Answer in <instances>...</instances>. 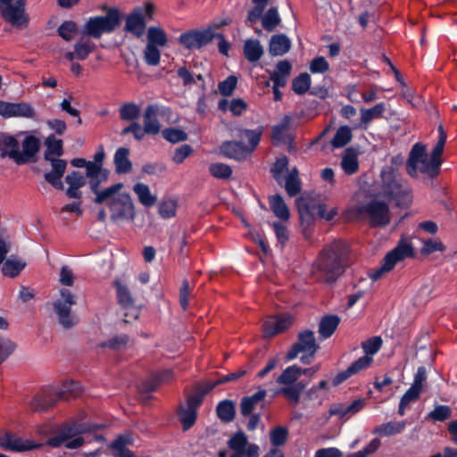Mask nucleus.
I'll return each mask as SVG.
<instances>
[{"mask_svg":"<svg viewBox=\"0 0 457 457\" xmlns=\"http://www.w3.org/2000/svg\"><path fill=\"white\" fill-rule=\"evenodd\" d=\"M133 439L129 435H119L109 445L113 451V457H137L127 446L132 445Z\"/></svg>","mask_w":457,"mask_h":457,"instance_id":"7c9ffc66","label":"nucleus"},{"mask_svg":"<svg viewBox=\"0 0 457 457\" xmlns=\"http://www.w3.org/2000/svg\"><path fill=\"white\" fill-rule=\"evenodd\" d=\"M0 115L4 118L21 117L32 119L35 116L34 108L28 103H9L0 100Z\"/></svg>","mask_w":457,"mask_h":457,"instance_id":"f3484780","label":"nucleus"},{"mask_svg":"<svg viewBox=\"0 0 457 457\" xmlns=\"http://www.w3.org/2000/svg\"><path fill=\"white\" fill-rule=\"evenodd\" d=\"M133 191L138 197V201L145 207H151L155 204L157 197L152 195L150 187L144 183H136Z\"/></svg>","mask_w":457,"mask_h":457,"instance_id":"a19ab883","label":"nucleus"},{"mask_svg":"<svg viewBox=\"0 0 457 457\" xmlns=\"http://www.w3.org/2000/svg\"><path fill=\"white\" fill-rule=\"evenodd\" d=\"M78 31V25L73 21H63L57 29L58 35L65 41H71Z\"/></svg>","mask_w":457,"mask_h":457,"instance_id":"4d7b16f0","label":"nucleus"},{"mask_svg":"<svg viewBox=\"0 0 457 457\" xmlns=\"http://www.w3.org/2000/svg\"><path fill=\"white\" fill-rule=\"evenodd\" d=\"M357 213L363 219H367L371 228H385L390 223V209L388 204L378 199L360 205Z\"/></svg>","mask_w":457,"mask_h":457,"instance_id":"39448f33","label":"nucleus"},{"mask_svg":"<svg viewBox=\"0 0 457 457\" xmlns=\"http://www.w3.org/2000/svg\"><path fill=\"white\" fill-rule=\"evenodd\" d=\"M353 137L352 130L347 125L337 129L334 137L331 140L333 148L338 149L345 146Z\"/></svg>","mask_w":457,"mask_h":457,"instance_id":"49530a36","label":"nucleus"},{"mask_svg":"<svg viewBox=\"0 0 457 457\" xmlns=\"http://www.w3.org/2000/svg\"><path fill=\"white\" fill-rule=\"evenodd\" d=\"M216 412L221 421L231 422L236 417L235 403L228 399L220 401L216 407Z\"/></svg>","mask_w":457,"mask_h":457,"instance_id":"ea45409f","label":"nucleus"},{"mask_svg":"<svg viewBox=\"0 0 457 457\" xmlns=\"http://www.w3.org/2000/svg\"><path fill=\"white\" fill-rule=\"evenodd\" d=\"M269 204L270 210L274 215L281 220H288L290 212L287 205L286 204L283 197L278 195H273L269 197Z\"/></svg>","mask_w":457,"mask_h":457,"instance_id":"f704fd0d","label":"nucleus"},{"mask_svg":"<svg viewBox=\"0 0 457 457\" xmlns=\"http://www.w3.org/2000/svg\"><path fill=\"white\" fill-rule=\"evenodd\" d=\"M276 394L282 395L290 401L293 404H297L301 399V394L299 391L294 386L293 384L286 385V386L281 387L277 390Z\"/></svg>","mask_w":457,"mask_h":457,"instance_id":"338daca9","label":"nucleus"},{"mask_svg":"<svg viewBox=\"0 0 457 457\" xmlns=\"http://www.w3.org/2000/svg\"><path fill=\"white\" fill-rule=\"evenodd\" d=\"M339 324L340 318L337 314L325 315L319 323L318 332L323 339L329 338Z\"/></svg>","mask_w":457,"mask_h":457,"instance_id":"72a5a7b5","label":"nucleus"},{"mask_svg":"<svg viewBox=\"0 0 457 457\" xmlns=\"http://www.w3.org/2000/svg\"><path fill=\"white\" fill-rule=\"evenodd\" d=\"M119 112L122 120L134 121L140 116V107L133 102L125 103L120 107Z\"/></svg>","mask_w":457,"mask_h":457,"instance_id":"3c124183","label":"nucleus"},{"mask_svg":"<svg viewBox=\"0 0 457 457\" xmlns=\"http://www.w3.org/2000/svg\"><path fill=\"white\" fill-rule=\"evenodd\" d=\"M446 139V133L443 126L440 125L438 127V140L430 154L429 160H428V163L425 166L420 167V171L427 174L430 179L436 178L441 171V165L443 163L442 154Z\"/></svg>","mask_w":457,"mask_h":457,"instance_id":"9d476101","label":"nucleus"},{"mask_svg":"<svg viewBox=\"0 0 457 457\" xmlns=\"http://www.w3.org/2000/svg\"><path fill=\"white\" fill-rule=\"evenodd\" d=\"M101 184L102 181H100V179L97 177V175L88 178L89 188L91 192L96 195L93 202L96 204H104L109 198L116 195L123 187V184L120 182L112 185L103 190H100Z\"/></svg>","mask_w":457,"mask_h":457,"instance_id":"a211bd4d","label":"nucleus"},{"mask_svg":"<svg viewBox=\"0 0 457 457\" xmlns=\"http://www.w3.org/2000/svg\"><path fill=\"white\" fill-rule=\"evenodd\" d=\"M57 399L45 393L37 394L30 401L29 406L33 411H45L54 407Z\"/></svg>","mask_w":457,"mask_h":457,"instance_id":"e433bc0d","label":"nucleus"},{"mask_svg":"<svg viewBox=\"0 0 457 457\" xmlns=\"http://www.w3.org/2000/svg\"><path fill=\"white\" fill-rule=\"evenodd\" d=\"M129 154L130 150L128 147L121 146L115 151L113 164L117 174H129L132 171L133 165Z\"/></svg>","mask_w":457,"mask_h":457,"instance_id":"cd10ccee","label":"nucleus"},{"mask_svg":"<svg viewBox=\"0 0 457 457\" xmlns=\"http://www.w3.org/2000/svg\"><path fill=\"white\" fill-rule=\"evenodd\" d=\"M161 59V52L157 46L146 44L144 50V60L149 66H156L159 64Z\"/></svg>","mask_w":457,"mask_h":457,"instance_id":"e2e57ef3","label":"nucleus"},{"mask_svg":"<svg viewBox=\"0 0 457 457\" xmlns=\"http://www.w3.org/2000/svg\"><path fill=\"white\" fill-rule=\"evenodd\" d=\"M300 378V367L291 365L287 367L282 373L277 378L276 382L281 385H291Z\"/></svg>","mask_w":457,"mask_h":457,"instance_id":"de8ad7c7","label":"nucleus"},{"mask_svg":"<svg viewBox=\"0 0 457 457\" xmlns=\"http://www.w3.org/2000/svg\"><path fill=\"white\" fill-rule=\"evenodd\" d=\"M243 52L248 62H255L262 56L263 47L258 39H247L244 44Z\"/></svg>","mask_w":457,"mask_h":457,"instance_id":"58836bf2","label":"nucleus"},{"mask_svg":"<svg viewBox=\"0 0 457 457\" xmlns=\"http://www.w3.org/2000/svg\"><path fill=\"white\" fill-rule=\"evenodd\" d=\"M387 262L393 263L395 266L397 262L405 260L406 258H414L415 251L413 245L407 239L402 237L397 242L395 248L389 251L386 255Z\"/></svg>","mask_w":457,"mask_h":457,"instance_id":"5701e85b","label":"nucleus"},{"mask_svg":"<svg viewBox=\"0 0 457 457\" xmlns=\"http://www.w3.org/2000/svg\"><path fill=\"white\" fill-rule=\"evenodd\" d=\"M154 5L146 2L144 6H137L127 15L124 30L136 37H141L145 30V18L152 19Z\"/></svg>","mask_w":457,"mask_h":457,"instance_id":"6e6552de","label":"nucleus"},{"mask_svg":"<svg viewBox=\"0 0 457 457\" xmlns=\"http://www.w3.org/2000/svg\"><path fill=\"white\" fill-rule=\"evenodd\" d=\"M15 347V344L9 338L0 336V365L13 353Z\"/></svg>","mask_w":457,"mask_h":457,"instance_id":"69168bd1","label":"nucleus"},{"mask_svg":"<svg viewBox=\"0 0 457 457\" xmlns=\"http://www.w3.org/2000/svg\"><path fill=\"white\" fill-rule=\"evenodd\" d=\"M452 412L448 405H436L434 410L428 413L426 420L443 422L452 417Z\"/></svg>","mask_w":457,"mask_h":457,"instance_id":"864d4df0","label":"nucleus"},{"mask_svg":"<svg viewBox=\"0 0 457 457\" xmlns=\"http://www.w3.org/2000/svg\"><path fill=\"white\" fill-rule=\"evenodd\" d=\"M237 77L229 75L226 79L219 82L218 88L223 96H229L233 94L237 85Z\"/></svg>","mask_w":457,"mask_h":457,"instance_id":"680f3d73","label":"nucleus"},{"mask_svg":"<svg viewBox=\"0 0 457 457\" xmlns=\"http://www.w3.org/2000/svg\"><path fill=\"white\" fill-rule=\"evenodd\" d=\"M373 361V358L370 356H361L355 361H353L345 370L338 372L332 380V385L337 386L350 377L359 373L360 371L366 370L370 366Z\"/></svg>","mask_w":457,"mask_h":457,"instance_id":"4be33fe9","label":"nucleus"},{"mask_svg":"<svg viewBox=\"0 0 457 457\" xmlns=\"http://www.w3.org/2000/svg\"><path fill=\"white\" fill-rule=\"evenodd\" d=\"M253 7L248 11L246 21L250 23H255L262 19L263 29L269 32L273 31L281 22L277 7H270L263 15L270 0H252Z\"/></svg>","mask_w":457,"mask_h":457,"instance_id":"423d86ee","label":"nucleus"},{"mask_svg":"<svg viewBox=\"0 0 457 457\" xmlns=\"http://www.w3.org/2000/svg\"><path fill=\"white\" fill-rule=\"evenodd\" d=\"M82 34L94 38H100L103 32L97 16L90 17L84 25Z\"/></svg>","mask_w":457,"mask_h":457,"instance_id":"13d9d810","label":"nucleus"},{"mask_svg":"<svg viewBox=\"0 0 457 457\" xmlns=\"http://www.w3.org/2000/svg\"><path fill=\"white\" fill-rule=\"evenodd\" d=\"M350 246L342 239L324 245L312 267L314 278L322 283H335L349 265Z\"/></svg>","mask_w":457,"mask_h":457,"instance_id":"f257e3e1","label":"nucleus"},{"mask_svg":"<svg viewBox=\"0 0 457 457\" xmlns=\"http://www.w3.org/2000/svg\"><path fill=\"white\" fill-rule=\"evenodd\" d=\"M341 166L344 171L348 175H353L357 172L359 169L358 158L352 149L348 148L345 150V154L341 161Z\"/></svg>","mask_w":457,"mask_h":457,"instance_id":"09e8293b","label":"nucleus"},{"mask_svg":"<svg viewBox=\"0 0 457 457\" xmlns=\"http://www.w3.org/2000/svg\"><path fill=\"white\" fill-rule=\"evenodd\" d=\"M103 34H110L120 24L121 16L118 8H109L106 15L97 16Z\"/></svg>","mask_w":457,"mask_h":457,"instance_id":"c756f323","label":"nucleus"},{"mask_svg":"<svg viewBox=\"0 0 457 457\" xmlns=\"http://www.w3.org/2000/svg\"><path fill=\"white\" fill-rule=\"evenodd\" d=\"M177 413L184 431L188 430L195 425L197 419V411L195 410L179 405Z\"/></svg>","mask_w":457,"mask_h":457,"instance_id":"c03bdc74","label":"nucleus"},{"mask_svg":"<svg viewBox=\"0 0 457 457\" xmlns=\"http://www.w3.org/2000/svg\"><path fill=\"white\" fill-rule=\"evenodd\" d=\"M95 47H96L95 44L91 43L89 41H86V42L79 41V42H77L74 45V50H75L76 54H77V59L80 60V61L86 60L88 57V55L92 52H94Z\"/></svg>","mask_w":457,"mask_h":457,"instance_id":"0e129e2a","label":"nucleus"},{"mask_svg":"<svg viewBox=\"0 0 457 457\" xmlns=\"http://www.w3.org/2000/svg\"><path fill=\"white\" fill-rule=\"evenodd\" d=\"M419 163L421 166L428 163L426 146L420 142L412 145L406 162V171L411 177H418L417 166Z\"/></svg>","mask_w":457,"mask_h":457,"instance_id":"6ab92c4d","label":"nucleus"},{"mask_svg":"<svg viewBox=\"0 0 457 457\" xmlns=\"http://www.w3.org/2000/svg\"><path fill=\"white\" fill-rule=\"evenodd\" d=\"M382 344V338L378 336L370 337L369 339L363 341L361 343V348L365 353L364 356H370L372 358V355L380 350Z\"/></svg>","mask_w":457,"mask_h":457,"instance_id":"bf43d9fd","label":"nucleus"},{"mask_svg":"<svg viewBox=\"0 0 457 457\" xmlns=\"http://www.w3.org/2000/svg\"><path fill=\"white\" fill-rule=\"evenodd\" d=\"M312 79L307 72L301 73L292 81V90L299 96L304 95L311 87Z\"/></svg>","mask_w":457,"mask_h":457,"instance_id":"8fccbe9b","label":"nucleus"},{"mask_svg":"<svg viewBox=\"0 0 457 457\" xmlns=\"http://www.w3.org/2000/svg\"><path fill=\"white\" fill-rule=\"evenodd\" d=\"M19 146L20 142L15 136L0 131V157L2 159L8 157L16 163L13 153H17Z\"/></svg>","mask_w":457,"mask_h":457,"instance_id":"bb28decb","label":"nucleus"},{"mask_svg":"<svg viewBox=\"0 0 457 457\" xmlns=\"http://www.w3.org/2000/svg\"><path fill=\"white\" fill-rule=\"evenodd\" d=\"M263 126H258L254 129H237V137L241 139H246L248 142V150L250 153H253L258 145L260 144L262 133H263Z\"/></svg>","mask_w":457,"mask_h":457,"instance_id":"473e14b6","label":"nucleus"},{"mask_svg":"<svg viewBox=\"0 0 457 457\" xmlns=\"http://www.w3.org/2000/svg\"><path fill=\"white\" fill-rule=\"evenodd\" d=\"M104 203L107 204L112 221L133 220L136 215L135 206L129 194H116Z\"/></svg>","mask_w":457,"mask_h":457,"instance_id":"1a4fd4ad","label":"nucleus"},{"mask_svg":"<svg viewBox=\"0 0 457 457\" xmlns=\"http://www.w3.org/2000/svg\"><path fill=\"white\" fill-rule=\"evenodd\" d=\"M129 342V337L127 334H118L111 338L101 342L99 347L108 348L112 351H120L125 349Z\"/></svg>","mask_w":457,"mask_h":457,"instance_id":"a18cd8bd","label":"nucleus"},{"mask_svg":"<svg viewBox=\"0 0 457 457\" xmlns=\"http://www.w3.org/2000/svg\"><path fill=\"white\" fill-rule=\"evenodd\" d=\"M22 150L13 153L16 157V164L23 165L27 163H35L37 162V154L41 148L40 139L34 135H26L21 141Z\"/></svg>","mask_w":457,"mask_h":457,"instance_id":"2eb2a0df","label":"nucleus"},{"mask_svg":"<svg viewBox=\"0 0 457 457\" xmlns=\"http://www.w3.org/2000/svg\"><path fill=\"white\" fill-rule=\"evenodd\" d=\"M168 43L166 32L160 27L151 26L147 29V45L162 47Z\"/></svg>","mask_w":457,"mask_h":457,"instance_id":"79ce46f5","label":"nucleus"},{"mask_svg":"<svg viewBox=\"0 0 457 457\" xmlns=\"http://www.w3.org/2000/svg\"><path fill=\"white\" fill-rule=\"evenodd\" d=\"M45 145L46 149L44 153V159L51 163L52 170L46 172L44 178L46 181L55 189L63 190L64 186L62 178L66 170L67 161L55 158V156H62L64 153L63 141L56 138L54 134H51L45 139Z\"/></svg>","mask_w":457,"mask_h":457,"instance_id":"20e7f679","label":"nucleus"},{"mask_svg":"<svg viewBox=\"0 0 457 457\" xmlns=\"http://www.w3.org/2000/svg\"><path fill=\"white\" fill-rule=\"evenodd\" d=\"M316 211L317 215L320 219H324L328 221H330L334 219V217L337 214L336 209H331L329 212H327L326 204H306L304 206L299 207V213L302 220H306L310 222L313 220L314 212Z\"/></svg>","mask_w":457,"mask_h":457,"instance_id":"393cba45","label":"nucleus"},{"mask_svg":"<svg viewBox=\"0 0 457 457\" xmlns=\"http://www.w3.org/2000/svg\"><path fill=\"white\" fill-rule=\"evenodd\" d=\"M103 428V425L94 422H64L60 426L58 434L47 440V445L58 448L65 444L68 449H78L85 443L81 435L93 433Z\"/></svg>","mask_w":457,"mask_h":457,"instance_id":"7ed1b4c3","label":"nucleus"},{"mask_svg":"<svg viewBox=\"0 0 457 457\" xmlns=\"http://www.w3.org/2000/svg\"><path fill=\"white\" fill-rule=\"evenodd\" d=\"M162 135L165 140L170 143L175 144L187 140V134L178 128H166L162 131Z\"/></svg>","mask_w":457,"mask_h":457,"instance_id":"6e6d98bb","label":"nucleus"},{"mask_svg":"<svg viewBox=\"0 0 457 457\" xmlns=\"http://www.w3.org/2000/svg\"><path fill=\"white\" fill-rule=\"evenodd\" d=\"M25 0H0V12L2 17L13 26L21 27L27 24L25 15Z\"/></svg>","mask_w":457,"mask_h":457,"instance_id":"f8f14e48","label":"nucleus"},{"mask_svg":"<svg viewBox=\"0 0 457 457\" xmlns=\"http://www.w3.org/2000/svg\"><path fill=\"white\" fill-rule=\"evenodd\" d=\"M77 299L74 294L67 288L60 290V297L53 303L54 313L58 322L64 328H71L77 323V318L71 313V307L75 305Z\"/></svg>","mask_w":457,"mask_h":457,"instance_id":"0eeeda50","label":"nucleus"},{"mask_svg":"<svg viewBox=\"0 0 457 457\" xmlns=\"http://www.w3.org/2000/svg\"><path fill=\"white\" fill-rule=\"evenodd\" d=\"M267 395L265 389H259L257 392L249 396H244L240 402V412L244 417H249L255 406L262 402Z\"/></svg>","mask_w":457,"mask_h":457,"instance_id":"2f4dec72","label":"nucleus"},{"mask_svg":"<svg viewBox=\"0 0 457 457\" xmlns=\"http://www.w3.org/2000/svg\"><path fill=\"white\" fill-rule=\"evenodd\" d=\"M293 317L290 314L279 315L272 320H267L262 325V331L265 337H271L284 332L292 325Z\"/></svg>","mask_w":457,"mask_h":457,"instance_id":"b1692460","label":"nucleus"},{"mask_svg":"<svg viewBox=\"0 0 457 457\" xmlns=\"http://www.w3.org/2000/svg\"><path fill=\"white\" fill-rule=\"evenodd\" d=\"M209 172L215 179H228L232 175V169L226 163L214 162L210 164Z\"/></svg>","mask_w":457,"mask_h":457,"instance_id":"5fc2aeb1","label":"nucleus"},{"mask_svg":"<svg viewBox=\"0 0 457 457\" xmlns=\"http://www.w3.org/2000/svg\"><path fill=\"white\" fill-rule=\"evenodd\" d=\"M177 201L172 199L162 200L159 204L158 212L162 218L170 219L176 215Z\"/></svg>","mask_w":457,"mask_h":457,"instance_id":"052dcab7","label":"nucleus"},{"mask_svg":"<svg viewBox=\"0 0 457 457\" xmlns=\"http://www.w3.org/2000/svg\"><path fill=\"white\" fill-rule=\"evenodd\" d=\"M292 43L283 33L272 35L269 44V53L271 56H282L289 52Z\"/></svg>","mask_w":457,"mask_h":457,"instance_id":"c85d7f7f","label":"nucleus"},{"mask_svg":"<svg viewBox=\"0 0 457 457\" xmlns=\"http://www.w3.org/2000/svg\"><path fill=\"white\" fill-rule=\"evenodd\" d=\"M161 109L158 104H148L143 114V123L148 135H157L161 131V123L158 116Z\"/></svg>","mask_w":457,"mask_h":457,"instance_id":"a878e982","label":"nucleus"},{"mask_svg":"<svg viewBox=\"0 0 457 457\" xmlns=\"http://www.w3.org/2000/svg\"><path fill=\"white\" fill-rule=\"evenodd\" d=\"M38 445L33 441L23 440L21 437L15 436L10 431L0 436V448L4 451L21 453L33 450Z\"/></svg>","mask_w":457,"mask_h":457,"instance_id":"dca6fc26","label":"nucleus"},{"mask_svg":"<svg viewBox=\"0 0 457 457\" xmlns=\"http://www.w3.org/2000/svg\"><path fill=\"white\" fill-rule=\"evenodd\" d=\"M381 183L377 197L386 199L388 203H395L401 207L411 193V187L404 181L397 168L385 166L380 172Z\"/></svg>","mask_w":457,"mask_h":457,"instance_id":"f03ea898","label":"nucleus"},{"mask_svg":"<svg viewBox=\"0 0 457 457\" xmlns=\"http://www.w3.org/2000/svg\"><path fill=\"white\" fill-rule=\"evenodd\" d=\"M288 438V429L286 427L278 426L270 429V444L278 448L286 444Z\"/></svg>","mask_w":457,"mask_h":457,"instance_id":"603ef678","label":"nucleus"},{"mask_svg":"<svg viewBox=\"0 0 457 457\" xmlns=\"http://www.w3.org/2000/svg\"><path fill=\"white\" fill-rule=\"evenodd\" d=\"M220 152L222 156L237 162L245 161L251 154L247 145L236 140L224 141L220 146Z\"/></svg>","mask_w":457,"mask_h":457,"instance_id":"412c9836","label":"nucleus"},{"mask_svg":"<svg viewBox=\"0 0 457 457\" xmlns=\"http://www.w3.org/2000/svg\"><path fill=\"white\" fill-rule=\"evenodd\" d=\"M405 421H389L383 423L374 429V433L380 436H389L400 434L405 428Z\"/></svg>","mask_w":457,"mask_h":457,"instance_id":"37998d69","label":"nucleus"},{"mask_svg":"<svg viewBox=\"0 0 457 457\" xmlns=\"http://www.w3.org/2000/svg\"><path fill=\"white\" fill-rule=\"evenodd\" d=\"M228 446L234 453L229 457H259L260 448L256 444H249L246 435L238 430L228 441Z\"/></svg>","mask_w":457,"mask_h":457,"instance_id":"ddd939ff","label":"nucleus"},{"mask_svg":"<svg viewBox=\"0 0 457 457\" xmlns=\"http://www.w3.org/2000/svg\"><path fill=\"white\" fill-rule=\"evenodd\" d=\"M214 39L213 28L190 29L179 35L178 41L187 50H199Z\"/></svg>","mask_w":457,"mask_h":457,"instance_id":"9b49d317","label":"nucleus"},{"mask_svg":"<svg viewBox=\"0 0 457 457\" xmlns=\"http://www.w3.org/2000/svg\"><path fill=\"white\" fill-rule=\"evenodd\" d=\"M320 349V345L316 343L314 332L310 329L302 331L297 336V341L293 344L290 350L286 354V361L295 359L300 353L311 352V355H315Z\"/></svg>","mask_w":457,"mask_h":457,"instance_id":"4468645a","label":"nucleus"},{"mask_svg":"<svg viewBox=\"0 0 457 457\" xmlns=\"http://www.w3.org/2000/svg\"><path fill=\"white\" fill-rule=\"evenodd\" d=\"M445 246L440 240L428 239L424 241V244L420 249V253L423 255H428L435 252H444Z\"/></svg>","mask_w":457,"mask_h":457,"instance_id":"774afa93","label":"nucleus"},{"mask_svg":"<svg viewBox=\"0 0 457 457\" xmlns=\"http://www.w3.org/2000/svg\"><path fill=\"white\" fill-rule=\"evenodd\" d=\"M2 272L4 276L9 278L17 277L26 267V262L21 259L12 255L2 263Z\"/></svg>","mask_w":457,"mask_h":457,"instance_id":"4c0bfd02","label":"nucleus"},{"mask_svg":"<svg viewBox=\"0 0 457 457\" xmlns=\"http://www.w3.org/2000/svg\"><path fill=\"white\" fill-rule=\"evenodd\" d=\"M112 286L116 291V297L119 305L127 310L132 312V317L137 319L139 311L135 308V299L129 287L123 284L120 279H115L112 282Z\"/></svg>","mask_w":457,"mask_h":457,"instance_id":"aec40b11","label":"nucleus"},{"mask_svg":"<svg viewBox=\"0 0 457 457\" xmlns=\"http://www.w3.org/2000/svg\"><path fill=\"white\" fill-rule=\"evenodd\" d=\"M386 111L385 103L381 102L377 104L371 108L369 109H361V126H363L365 129H367L370 123L375 120L383 116V113Z\"/></svg>","mask_w":457,"mask_h":457,"instance_id":"c9c22d12","label":"nucleus"}]
</instances>
